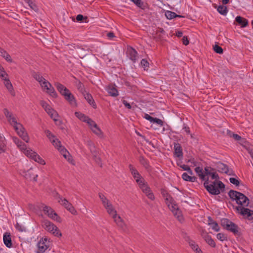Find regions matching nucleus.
<instances>
[{"label":"nucleus","instance_id":"9d476101","mask_svg":"<svg viewBox=\"0 0 253 253\" xmlns=\"http://www.w3.org/2000/svg\"><path fill=\"white\" fill-rule=\"evenodd\" d=\"M58 198L59 199L58 202L63 205L68 211L74 215L77 214V211L68 201L65 198L62 199L60 196H59Z\"/></svg>","mask_w":253,"mask_h":253},{"label":"nucleus","instance_id":"20e7f679","mask_svg":"<svg viewBox=\"0 0 253 253\" xmlns=\"http://www.w3.org/2000/svg\"><path fill=\"white\" fill-rule=\"evenodd\" d=\"M42 226L47 231L59 237L62 235L58 228L51 222L48 220H44L42 222Z\"/></svg>","mask_w":253,"mask_h":253},{"label":"nucleus","instance_id":"69168bd1","mask_svg":"<svg viewBox=\"0 0 253 253\" xmlns=\"http://www.w3.org/2000/svg\"><path fill=\"white\" fill-rule=\"evenodd\" d=\"M87 19V18L86 16H84L82 14H78L76 17V19H77V21L80 22H83V21L84 19Z\"/></svg>","mask_w":253,"mask_h":253},{"label":"nucleus","instance_id":"c9c22d12","mask_svg":"<svg viewBox=\"0 0 253 253\" xmlns=\"http://www.w3.org/2000/svg\"><path fill=\"white\" fill-rule=\"evenodd\" d=\"M185 240L188 242L189 246L194 251L195 250H197V248L199 247L198 245L196 244L194 241L191 240L189 237L187 236V238H185Z\"/></svg>","mask_w":253,"mask_h":253},{"label":"nucleus","instance_id":"7ed1b4c3","mask_svg":"<svg viewBox=\"0 0 253 253\" xmlns=\"http://www.w3.org/2000/svg\"><path fill=\"white\" fill-rule=\"evenodd\" d=\"M220 224L223 229L233 233L234 235L239 236L241 235V233L239 226L229 219L222 218L220 220Z\"/></svg>","mask_w":253,"mask_h":253},{"label":"nucleus","instance_id":"f03ea898","mask_svg":"<svg viewBox=\"0 0 253 253\" xmlns=\"http://www.w3.org/2000/svg\"><path fill=\"white\" fill-rule=\"evenodd\" d=\"M228 195L233 201H235L236 203L241 207H247L249 205V199L244 194L233 190H230Z\"/></svg>","mask_w":253,"mask_h":253},{"label":"nucleus","instance_id":"f704fd0d","mask_svg":"<svg viewBox=\"0 0 253 253\" xmlns=\"http://www.w3.org/2000/svg\"><path fill=\"white\" fill-rule=\"evenodd\" d=\"M195 171L202 180L204 181L206 179L207 177H205V175H204V172L202 168L199 167H197L195 169Z\"/></svg>","mask_w":253,"mask_h":253},{"label":"nucleus","instance_id":"393cba45","mask_svg":"<svg viewBox=\"0 0 253 253\" xmlns=\"http://www.w3.org/2000/svg\"><path fill=\"white\" fill-rule=\"evenodd\" d=\"M114 222L116 223L118 227L123 230H125L126 228V225L123 219L120 216H118L117 219H115Z\"/></svg>","mask_w":253,"mask_h":253},{"label":"nucleus","instance_id":"2f4dec72","mask_svg":"<svg viewBox=\"0 0 253 253\" xmlns=\"http://www.w3.org/2000/svg\"><path fill=\"white\" fill-rule=\"evenodd\" d=\"M75 116L79 119L81 121L85 122L87 121V119H88L89 117L86 116L84 114H83L80 112H76L75 113Z\"/></svg>","mask_w":253,"mask_h":253},{"label":"nucleus","instance_id":"c03bdc74","mask_svg":"<svg viewBox=\"0 0 253 253\" xmlns=\"http://www.w3.org/2000/svg\"><path fill=\"white\" fill-rule=\"evenodd\" d=\"M176 218L180 222H182L184 221V218L179 210L176 211L173 213Z\"/></svg>","mask_w":253,"mask_h":253},{"label":"nucleus","instance_id":"5fc2aeb1","mask_svg":"<svg viewBox=\"0 0 253 253\" xmlns=\"http://www.w3.org/2000/svg\"><path fill=\"white\" fill-rule=\"evenodd\" d=\"M45 133L47 137L50 140V142L52 141L53 139L55 138V136L51 132L50 130L47 129L45 131Z\"/></svg>","mask_w":253,"mask_h":253},{"label":"nucleus","instance_id":"0e129e2a","mask_svg":"<svg viewBox=\"0 0 253 253\" xmlns=\"http://www.w3.org/2000/svg\"><path fill=\"white\" fill-rule=\"evenodd\" d=\"M152 123H156L157 124L159 125L160 126H163L164 125V123L163 121L159 118H154L153 121Z\"/></svg>","mask_w":253,"mask_h":253},{"label":"nucleus","instance_id":"9b49d317","mask_svg":"<svg viewBox=\"0 0 253 253\" xmlns=\"http://www.w3.org/2000/svg\"><path fill=\"white\" fill-rule=\"evenodd\" d=\"M15 130L20 137L26 142H28L29 138L27 133L25 131V128L23 126L20 124L14 127Z\"/></svg>","mask_w":253,"mask_h":253},{"label":"nucleus","instance_id":"6e6d98bb","mask_svg":"<svg viewBox=\"0 0 253 253\" xmlns=\"http://www.w3.org/2000/svg\"><path fill=\"white\" fill-rule=\"evenodd\" d=\"M40 84L44 89H45L51 84L44 79L43 81L40 83Z\"/></svg>","mask_w":253,"mask_h":253},{"label":"nucleus","instance_id":"13d9d810","mask_svg":"<svg viewBox=\"0 0 253 253\" xmlns=\"http://www.w3.org/2000/svg\"><path fill=\"white\" fill-rule=\"evenodd\" d=\"M15 228L18 231L20 232H23L26 231V228L24 226L20 225L18 223H16L15 225Z\"/></svg>","mask_w":253,"mask_h":253},{"label":"nucleus","instance_id":"e433bc0d","mask_svg":"<svg viewBox=\"0 0 253 253\" xmlns=\"http://www.w3.org/2000/svg\"><path fill=\"white\" fill-rule=\"evenodd\" d=\"M135 181L141 189H142L143 188H144L146 185H148L142 176H141V178L137 179V180Z\"/></svg>","mask_w":253,"mask_h":253},{"label":"nucleus","instance_id":"ddd939ff","mask_svg":"<svg viewBox=\"0 0 253 253\" xmlns=\"http://www.w3.org/2000/svg\"><path fill=\"white\" fill-rule=\"evenodd\" d=\"M24 176L27 179L32 180L33 179L36 181L38 177V174L35 173V170L33 168H30L26 171L24 172Z\"/></svg>","mask_w":253,"mask_h":253},{"label":"nucleus","instance_id":"dca6fc26","mask_svg":"<svg viewBox=\"0 0 253 253\" xmlns=\"http://www.w3.org/2000/svg\"><path fill=\"white\" fill-rule=\"evenodd\" d=\"M38 250L36 253H44L45 251L48 248L49 245L43 242L42 241H40L38 244Z\"/></svg>","mask_w":253,"mask_h":253},{"label":"nucleus","instance_id":"a18cd8bd","mask_svg":"<svg viewBox=\"0 0 253 253\" xmlns=\"http://www.w3.org/2000/svg\"><path fill=\"white\" fill-rule=\"evenodd\" d=\"M216 237L219 240L221 241H227L228 240L227 235L222 233H218L216 235Z\"/></svg>","mask_w":253,"mask_h":253},{"label":"nucleus","instance_id":"412c9836","mask_svg":"<svg viewBox=\"0 0 253 253\" xmlns=\"http://www.w3.org/2000/svg\"><path fill=\"white\" fill-rule=\"evenodd\" d=\"M203 236L205 241L208 245H209L212 248L215 247L216 244L211 236L209 235L207 233H206L205 235H203Z\"/></svg>","mask_w":253,"mask_h":253},{"label":"nucleus","instance_id":"58836bf2","mask_svg":"<svg viewBox=\"0 0 253 253\" xmlns=\"http://www.w3.org/2000/svg\"><path fill=\"white\" fill-rule=\"evenodd\" d=\"M217 10L220 14L223 15H226L228 11L227 7L224 5H219Z\"/></svg>","mask_w":253,"mask_h":253},{"label":"nucleus","instance_id":"b1692460","mask_svg":"<svg viewBox=\"0 0 253 253\" xmlns=\"http://www.w3.org/2000/svg\"><path fill=\"white\" fill-rule=\"evenodd\" d=\"M0 55L8 62H12V60L10 55L7 52L2 48L0 47Z\"/></svg>","mask_w":253,"mask_h":253},{"label":"nucleus","instance_id":"4468645a","mask_svg":"<svg viewBox=\"0 0 253 253\" xmlns=\"http://www.w3.org/2000/svg\"><path fill=\"white\" fill-rule=\"evenodd\" d=\"M13 140L17 146L25 154L26 151L28 150L27 149L26 145L16 137H13Z\"/></svg>","mask_w":253,"mask_h":253},{"label":"nucleus","instance_id":"3c124183","mask_svg":"<svg viewBox=\"0 0 253 253\" xmlns=\"http://www.w3.org/2000/svg\"><path fill=\"white\" fill-rule=\"evenodd\" d=\"M214 170V169L211 167H206L204 169V175H205V177H208L209 174H211L210 172Z\"/></svg>","mask_w":253,"mask_h":253},{"label":"nucleus","instance_id":"79ce46f5","mask_svg":"<svg viewBox=\"0 0 253 253\" xmlns=\"http://www.w3.org/2000/svg\"><path fill=\"white\" fill-rule=\"evenodd\" d=\"M95 126L92 127V129H91L93 132L98 136L101 135L102 134V132L100 128L96 124Z\"/></svg>","mask_w":253,"mask_h":253},{"label":"nucleus","instance_id":"6ab92c4d","mask_svg":"<svg viewBox=\"0 0 253 253\" xmlns=\"http://www.w3.org/2000/svg\"><path fill=\"white\" fill-rule=\"evenodd\" d=\"M84 98L87 101V102L92 106L93 108H96V104L92 96V95L88 92L84 93L83 94Z\"/></svg>","mask_w":253,"mask_h":253},{"label":"nucleus","instance_id":"49530a36","mask_svg":"<svg viewBox=\"0 0 253 253\" xmlns=\"http://www.w3.org/2000/svg\"><path fill=\"white\" fill-rule=\"evenodd\" d=\"M209 225H211V228L215 231L218 232L220 230V227L216 221L214 222H210Z\"/></svg>","mask_w":253,"mask_h":253},{"label":"nucleus","instance_id":"4be33fe9","mask_svg":"<svg viewBox=\"0 0 253 253\" xmlns=\"http://www.w3.org/2000/svg\"><path fill=\"white\" fill-rule=\"evenodd\" d=\"M174 153L177 157L180 158L182 157L183 152L182 149L180 144L178 143H175L174 146Z\"/></svg>","mask_w":253,"mask_h":253},{"label":"nucleus","instance_id":"bb28decb","mask_svg":"<svg viewBox=\"0 0 253 253\" xmlns=\"http://www.w3.org/2000/svg\"><path fill=\"white\" fill-rule=\"evenodd\" d=\"M45 89L47 90V93L49 94L53 97H57L58 95L56 92L54 87L52 86L51 84H49V86L47 87H46Z\"/></svg>","mask_w":253,"mask_h":253},{"label":"nucleus","instance_id":"052dcab7","mask_svg":"<svg viewBox=\"0 0 253 253\" xmlns=\"http://www.w3.org/2000/svg\"><path fill=\"white\" fill-rule=\"evenodd\" d=\"M230 182L233 184L235 185L236 186H238L240 184V181L234 177H230L229 178Z\"/></svg>","mask_w":253,"mask_h":253},{"label":"nucleus","instance_id":"603ef678","mask_svg":"<svg viewBox=\"0 0 253 253\" xmlns=\"http://www.w3.org/2000/svg\"><path fill=\"white\" fill-rule=\"evenodd\" d=\"M54 117L53 120L55 122L56 125L60 127V128L61 129H64V125L62 121L60 120H57Z\"/></svg>","mask_w":253,"mask_h":253},{"label":"nucleus","instance_id":"c85d7f7f","mask_svg":"<svg viewBox=\"0 0 253 253\" xmlns=\"http://www.w3.org/2000/svg\"><path fill=\"white\" fill-rule=\"evenodd\" d=\"M161 194L163 196L164 198H165V200L169 203H172V201H173V198L167 192L166 190L162 189L161 190Z\"/></svg>","mask_w":253,"mask_h":253},{"label":"nucleus","instance_id":"72a5a7b5","mask_svg":"<svg viewBox=\"0 0 253 253\" xmlns=\"http://www.w3.org/2000/svg\"><path fill=\"white\" fill-rule=\"evenodd\" d=\"M46 112L50 116V117L53 119L54 117H56L58 116V114L57 112L54 110L53 108H52L50 106L47 109V110H45Z\"/></svg>","mask_w":253,"mask_h":253},{"label":"nucleus","instance_id":"7c9ffc66","mask_svg":"<svg viewBox=\"0 0 253 253\" xmlns=\"http://www.w3.org/2000/svg\"><path fill=\"white\" fill-rule=\"evenodd\" d=\"M98 196L102 202V203L104 207L106 205L107 207H108V204L110 203L108 199L106 198V197L101 193H98Z\"/></svg>","mask_w":253,"mask_h":253},{"label":"nucleus","instance_id":"864d4df0","mask_svg":"<svg viewBox=\"0 0 253 253\" xmlns=\"http://www.w3.org/2000/svg\"><path fill=\"white\" fill-rule=\"evenodd\" d=\"M5 77H8V75L5 71L4 68L0 64V77L2 79Z\"/></svg>","mask_w":253,"mask_h":253},{"label":"nucleus","instance_id":"680f3d73","mask_svg":"<svg viewBox=\"0 0 253 253\" xmlns=\"http://www.w3.org/2000/svg\"><path fill=\"white\" fill-rule=\"evenodd\" d=\"M133 3H134L138 7L142 8L143 5V2L141 0H131Z\"/></svg>","mask_w":253,"mask_h":253},{"label":"nucleus","instance_id":"f257e3e1","mask_svg":"<svg viewBox=\"0 0 253 253\" xmlns=\"http://www.w3.org/2000/svg\"><path fill=\"white\" fill-rule=\"evenodd\" d=\"M204 181V187L212 195H217L220 194V190L221 191H224L225 185L222 181L218 180V179H215L211 184H209V177H207Z\"/></svg>","mask_w":253,"mask_h":253},{"label":"nucleus","instance_id":"37998d69","mask_svg":"<svg viewBox=\"0 0 253 253\" xmlns=\"http://www.w3.org/2000/svg\"><path fill=\"white\" fill-rule=\"evenodd\" d=\"M8 121L9 123L14 126V127H15L16 126H18V125L20 124V123H17L16 118L12 115L11 116V117H9L8 119Z\"/></svg>","mask_w":253,"mask_h":253},{"label":"nucleus","instance_id":"4d7b16f0","mask_svg":"<svg viewBox=\"0 0 253 253\" xmlns=\"http://www.w3.org/2000/svg\"><path fill=\"white\" fill-rule=\"evenodd\" d=\"M85 123H86L88 125L90 129H92V127L95 126V125L96 123L90 118H88L87 121H86Z\"/></svg>","mask_w":253,"mask_h":253},{"label":"nucleus","instance_id":"a19ab883","mask_svg":"<svg viewBox=\"0 0 253 253\" xmlns=\"http://www.w3.org/2000/svg\"><path fill=\"white\" fill-rule=\"evenodd\" d=\"M104 208L106 209V210H107V211L108 212V213L109 214V215H111L112 213L113 212H114L115 211H116L115 210V209L114 208L112 204L110 203L109 204H108V207H107L106 205L104 206Z\"/></svg>","mask_w":253,"mask_h":253},{"label":"nucleus","instance_id":"f8f14e48","mask_svg":"<svg viewBox=\"0 0 253 253\" xmlns=\"http://www.w3.org/2000/svg\"><path fill=\"white\" fill-rule=\"evenodd\" d=\"M126 53L129 58L133 62L135 63L138 59L137 52L133 48L130 47L127 48Z\"/></svg>","mask_w":253,"mask_h":253},{"label":"nucleus","instance_id":"6e6552de","mask_svg":"<svg viewBox=\"0 0 253 253\" xmlns=\"http://www.w3.org/2000/svg\"><path fill=\"white\" fill-rule=\"evenodd\" d=\"M25 155L32 159L34 160L35 162L39 163L40 164L44 165L45 164V162L44 160H43L38 154L33 151L31 149H29L28 151H26L25 152Z\"/></svg>","mask_w":253,"mask_h":253},{"label":"nucleus","instance_id":"a211bd4d","mask_svg":"<svg viewBox=\"0 0 253 253\" xmlns=\"http://www.w3.org/2000/svg\"><path fill=\"white\" fill-rule=\"evenodd\" d=\"M235 21L238 25H240L242 28L246 27L249 24L248 20L241 16H237L235 18Z\"/></svg>","mask_w":253,"mask_h":253},{"label":"nucleus","instance_id":"ea45409f","mask_svg":"<svg viewBox=\"0 0 253 253\" xmlns=\"http://www.w3.org/2000/svg\"><path fill=\"white\" fill-rule=\"evenodd\" d=\"M55 85L59 92H62L63 90L68 91V88L59 83H56Z\"/></svg>","mask_w":253,"mask_h":253},{"label":"nucleus","instance_id":"c756f323","mask_svg":"<svg viewBox=\"0 0 253 253\" xmlns=\"http://www.w3.org/2000/svg\"><path fill=\"white\" fill-rule=\"evenodd\" d=\"M86 144L92 154L97 153V151L94 144L91 140L87 141Z\"/></svg>","mask_w":253,"mask_h":253},{"label":"nucleus","instance_id":"0eeeda50","mask_svg":"<svg viewBox=\"0 0 253 253\" xmlns=\"http://www.w3.org/2000/svg\"><path fill=\"white\" fill-rule=\"evenodd\" d=\"M43 211L44 213L47 214L49 217L59 222H61L62 221L61 218L50 207L46 206H44L43 207Z\"/></svg>","mask_w":253,"mask_h":253},{"label":"nucleus","instance_id":"aec40b11","mask_svg":"<svg viewBox=\"0 0 253 253\" xmlns=\"http://www.w3.org/2000/svg\"><path fill=\"white\" fill-rule=\"evenodd\" d=\"M128 168L135 180H137V179L141 178L142 176L140 175L137 170L133 167V165L129 164L128 166Z\"/></svg>","mask_w":253,"mask_h":253},{"label":"nucleus","instance_id":"bf43d9fd","mask_svg":"<svg viewBox=\"0 0 253 253\" xmlns=\"http://www.w3.org/2000/svg\"><path fill=\"white\" fill-rule=\"evenodd\" d=\"M137 134L139 135V136H140L142 138H143L144 139V140L147 143H148L150 145H151L153 148H155V146L154 145L153 143H152V142L149 141L148 139H146L145 136L140 134L139 132L137 133Z\"/></svg>","mask_w":253,"mask_h":253},{"label":"nucleus","instance_id":"423d86ee","mask_svg":"<svg viewBox=\"0 0 253 253\" xmlns=\"http://www.w3.org/2000/svg\"><path fill=\"white\" fill-rule=\"evenodd\" d=\"M51 142L57 148L65 159H67L68 161L70 160V158L71 156L70 155L69 152L64 148V147L61 145V142L58 139H53Z\"/></svg>","mask_w":253,"mask_h":253},{"label":"nucleus","instance_id":"774afa93","mask_svg":"<svg viewBox=\"0 0 253 253\" xmlns=\"http://www.w3.org/2000/svg\"><path fill=\"white\" fill-rule=\"evenodd\" d=\"M40 104L44 108V110H47L50 107V105L43 100L40 101Z\"/></svg>","mask_w":253,"mask_h":253},{"label":"nucleus","instance_id":"1a4fd4ad","mask_svg":"<svg viewBox=\"0 0 253 253\" xmlns=\"http://www.w3.org/2000/svg\"><path fill=\"white\" fill-rule=\"evenodd\" d=\"M215 167L217 171L221 173H225L229 175H235L232 169H229L228 166L220 162L215 164Z\"/></svg>","mask_w":253,"mask_h":253},{"label":"nucleus","instance_id":"4c0bfd02","mask_svg":"<svg viewBox=\"0 0 253 253\" xmlns=\"http://www.w3.org/2000/svg\"><path fill=\"white\" fill-rule=\"evenodd\" d=\"M139 161L140 164L143 165L146 169L150 167L148 161L142 156H140L139 158Z\"/></svg>","mask_w":253,"mask_h":253},{"label":"nucleus","instance_id":"8fccbe9b","mask_svg":"<svg viewBox=\"0 0 253 253\" xmlns=\"http://www.w3.org/2000/svg\"><path fill=\"white\" fill-rule=\"evenodd\" d=\"M93 157V159L96 162V163L100 167H102V162L100 158L97 156V153L92 154Z\"/></svg>","mask_w":253,"mask_h":253},{"label":"nucleus","instance_id":"a878e982","mask_svg":"<svg viewBox=\"0 0 253 253\" xmlns=\"http://www.w3.org/2000/svg\"><path fill=\"white\" fill-rule=\"evenodd\" d=\"M165 16L169 19H172L176 17H184V16H183L178 15L174 12H172L171 11L169 10L166 11Z\"/></svg>","mask_w":253,"mask_h":253},{"label":"nucleus","instance_id":"39448f33","mask_svg":"<svg viewBox=\"0 0 253 253\" xmlns=\"http://www.w3.org/2000/svg\"><path fill=\"white\" fill-rule=\"evenodd\" d=\"M236 210L238 213L242 215L245 219L249 220H253V211L241 206H237Z\"/></svg>","mask_w":253,"mask_h":253},{"label":"nucleus","instance_id":"473e14b6","mask_svg":"<svg viewBox=\"0 0 253 253\" xmlns=\"http://www.w3.org/2000/svg\"><path fill=\"white\" fill-rule=\"evenodd\" d=\"M32 76L39 83L44 80V78L39 72L33 71Z\"/></svg>","mask_w":253,"mask_h":253},{"label":"nucleus","instance_id":"de8ad7c7","mask_svg":"<svg viewBox=\"0 0 253 253\" xmlns=\"http://www.w3.org/2000/svg\"><path fill=\"white\" fill-rule=\"evenodd\" d=\"M213 50L215 52L218 54H222L223 50L222 48L218 45L215 44L213 46Z\"/></svg>","mask_w":253,"mask_h":253},{"label":"nucleus","instance_id":"09e8293b","mask_svg":"<svg viewBox=\"0 0 253 253\" xmlns=\"http://www.w3.org/2000/svg\"><path fill=\"white\" fill-rule=\"evenodd\" d=\"M140 64L145 70H148L149 64L146 59H143L141 61Z\"/></svg>","mask_w":253,"mask_h":253},{"label":"nucleus","instance_id":"5701e85b","mask_svg":"<svg viewBox=\"0 0 253 253\" xmlns=\"http://www.w3.org/2000/svg\"><path fill=\"white\" fill-rule=\"evenodd\" d=\"M107 91L111 96L116 97L119 95L118 90L113 85H109L108 86Z\"/></svg>","mask_w":253,"mask_h":253},{"label":"nucleus","instance_id":"e2e57ef3","mask_svg":"<svg viewBox=\"0 0 253 253\" xmlns=\"http://www.w3.org/2000/svg\"><path fill=\"white\" fill-rule=\"evenodd\" d=\"M141 190L146 195L152 192L150 187L148 185L144 188H143Z\"/></svg>","mask_w":253,"mask_h":253},{"label":"nucleus","instance_id":"f3484780","mask_svg":"<svg viewBox=\"0 0 253 253\" xmlns=\"http://www.w3.org/2000/svg\"><path fill=\"white\" fill-rule=\"evenodd\" d=\"M64 98L69 104L73 106H77V104L76 100L73 94L70 91L65 97Z\"/></svg>","mask_w":253,"mask_h":253},{"label":"nucleus","instance_id":"2eb2a0df","mask_svg":"<svg viewBox=\"0 0 253 253\" xmlns=\"http://www.w3.org/2000/svg\"><path fill=\"white\" fill-rule=\"evenodd\" d=\"M3 240L4 245L7 248H11L12 247V244L11 241V237L10 233L5 232L3 234Z\"/></svg>","mask_w":253,"mask_h":253},{"label":"nucleus","instance_id":"cd10ccee","mask_svg":"<svg viewBox=\"0 0 253 253\" xmlns=\"http://www.w3.org/2000/svg\"><path fill=\"white\" fill-rule=\"evenodd\" d=\"M75 84L78 90L83 94H84V93L86 92L84 85L80 81L77 80L75 82Z\"/></svg>","mask_w":253,"mask_h":253},{"label":"nucleus","instance_id":"338daca9","mask_svg":"<svg viewBox=\"0 0 253 253\" xmlns=\"http://www.w3.org/2000/svg\"><path fill=\"white\" fill-rule=\"evenodd\" d=\"M174 200L172 201V203H169L171 205V211L173 213L175 212L176 211L179 210L178 207L176 204L174 203Z\"/></svg>","mask_w":253,"mask_h":253}]
</instances>
